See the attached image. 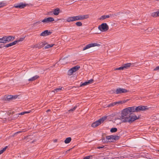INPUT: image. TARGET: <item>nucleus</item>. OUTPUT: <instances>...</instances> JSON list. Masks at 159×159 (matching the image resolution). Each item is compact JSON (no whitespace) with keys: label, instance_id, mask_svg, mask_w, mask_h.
<instances>
[{"label":"nucleus","instance_id":"nucleus-1","mask_svg":"<svg viewBox=\"0 0 159 159\" xmlns=\"http://www.w3.org/2000/svg\"><path fill=\"white\" fill-rule=\"evenodd\" d=\"M120 117L122 119V122L124 123H131L139 118L135 115H131L125 108L122 111Z\"/></svg>","mask_w":159,"mask_h":159},{"label":"nucleus","instance_id":"nucleus-2","mask_svg":"<svg viewBox=\"0 0 159 159\" xmlns=\"http://www.w3.org/2000/svg\"><path fill=\"white\" fill-rule=\"evenodd\" d=\"M89 17V15L88 14L79 15L76 16H70L68 17L66 21L68 22H73L77 20H80L86 19Z\"/></svg>","mask_w":159,"mask_h":159},{"label":"nucleus","instance_id":"nucleus-3","mask_svg":"<svg viewBox=\"0 0 159 159\" xmlns=\"http://www.w3.org/2000/svg\"><path fill=\"white\" fill-rule=\"evenodd\" d=\"M107 118V116H104L103 117L99 119L98 120H97L95 122L93 123L91 125V127L93 128H95L98 126L102 123H103Z\"/></svg>","mask_w":159,"mask_h":159},{"label":"nucleus","instance_id":"nucleus-4","mask_svg":"<svg viewBox=\"0 0 159 159\" xmlns=\"http://www.w3.org/2000/svg\"><path fill=\"white\" fill-rule=\"evenodd\" d=\"M98 28L102 32H106L109 29V26L106 23H103L99 25Z\"/></svg>","mask_w":159,"mask_h":159},{"label":"nucleus","instance_id":"nucleus-5","mask_svg":"<svg viewBox=\"0 0 159 159\" xmlns=\"http://www.w3.org/2000/svg\"><path fill=\"white\" fill-rule=\"evenodd\" d=\"M119 139V136L111 135L106 136L107 140L110 142H113L115 140H118Z\"/></svg>","mask_w":159,"mask_h":159},{"label":"nucleus","instance_id":"nucleus-6","mask_svg":"<svg viewBox=\"0 0 159 159\" xmlns=\"http://www.w3.org/2000/svg\"><path fill=\"white\" fill-rule=\"evenodd\" d=\"M80 68V66H75L69 70L68 72V74L69 75H71L73 73L77 71Z\"/></svg>","mask_w":159,"mask_h":159},{"label":"nucleus","instance_id":"nucleus-7","mask_svg":"<svg viewBox=\"0 0 159 159\" xmlns=\"http://www.w3.org/2000/svg\"><path fill=\"white\" fill-rule=\"evenodd\" d=\"M100 46V45L99 44H98L97 43H91L89 44L86 45V46H85L83 48V50L84 51L87 49H89L92 47H94L95 46Z\"/></svg>","mask_w":159,"mask_h":159},{"label":"nucleus","instance_id":"nucleus-8","mask_svg":"<svg viewBox=\"0 0 159 159\" xmlns=\"http://www.w3.org/2000/svg\"><path fill=\"white\" fill-rule=\"evenodd\" d=\"M149 108L147 106H139L136 107L137 112L140 111H145L146 110H148Z\"/></svg>","mask_w":159,"mask_h":159},{"label":"nucleus","instance_id":"nucleus-9","mask_svg":"<svg viewBox=\"0 0 159 159\" xmlns=\"http://www.w3.org/2000/svg\"><path fill=\"white\" fill-rule=\"evenodd\" d=\"M128 92H129V91L125 89L119 88L117 89H116V93L117 94H118L123 93H126Z\"/></svg>","mask_w":159,"mask_h":159},{"label":"nucleus","instance_id":"nucleus-10","mask_svg":"<svg viewBox=\"0 0 159 159\" xmlns=\"http://www.w3.org/2000/svg\"><path fill=\"white\" fill-rule=\"evenodd\" d=\"M125 109L131 115H132V112H134L135 111L137 112L136 107H129L125 108Z\"/></svg>","mask_w":159,"mask_h":159},{"label":"nucleus","instance_id":"nucleus-11","mask_svg":"<svg viewBox=\"0 0 159 159\" xmlns=\"http://www.w3.org/2000/svg\"><path fill=\"white\" fill-rule=\"evenodd\" d=\"M54 20V19L53 17H50L48 18H45L42 21V22L43 23H48L51 22Z\"/></svg>","mask_w":159,"mask_h":159},{"label":"nucleus","instance_id":"nucleus-12","mask_svg":"<svg viewBox=\"0 0 159 159\" xmlns=\"http://www.w3.org/2000/svg\"><path fill=\"white\" fill-rule=\"evenodd\" d=\"M122 120L121 117L120 118L116 117L114 120V123L117 125L120 124L121 123L123 122Z\"/></svg>","mask_w":159,"mask_h":159},{"label":"nucleus","instance_id":"nucleus-13","mask_svg":"<svg viewBox=\"0 0 159 159\" xmlns=\"http://www.w3.org/2000/svg\"><path fill=\"white\" fill-rule=\"evenodd\" d=\"M26 5L27 4H23V3H20L18 5H15L13 6V7H15L16 8L22 9L24 8L26 6Z\"/></svg>","mask_w":159,"mask_h":159},{"label":"nucleus","instance_id":"nucleus-14","mask_svg":"<svg viewBox=\"0 0 159 159\" xmlns=\"http://www.w3.org/2000/svg\"><path fill=\"white\" fill-rule=\"evenodd\" d=\"M93 79H91L90 80H89L88 81L85 82L84 83H81V84L80 85V87H81L83 86H84L87 85H88L89 84H92L93 83Z\"/></svg>","mask_w":159,"mask_h":159},{"label":"nucleus","instance_id":"nucleus-15","mask_svg":"<svg viewBox=\"0 0 159 159\" xmlns=\"http://www.w3.org/2000/svg\"><path fill=\"white\" fill-rule=\"evenodd\" d=\"M51 34V32L49 31L48 30H45L42 32L40 34V36H46L50 35Z\"/></svg>","mask_w":159,"mask_h":159},{"label":"nucleus","instance_id":"nucleus-16","mask_svg":"<svg viewBox=\"0 0 159 159\" xmlns=\"http://www.w3.org/2000/svg\"><path fill=\"white\" fill-rule=\"evenodd\" d=\"M38 48L40 49L43 47L47 44V43L45 41L39 42L37 44Z\"/></svg>","mask_w":159,"mask_h":159},{"label":"nucleus","instance_id":"nucleus-17","mask_svg":"<svg viewBox=\"0 0 159 159\" xmlns=\"http://www.w3.org/2000/svg\"><path fill=\"white\" fill-rule=\"evenodd\" d=\"M5 36L6 37V40L7 43L10 42L12 40H13L15 39L14 37L11 36Z\"/></svg>","mask_w":159,"mask_h":159},{"label":"nucleus","instance_id":"nucleus-18","mask_svg":"<svg viewBox=\"0 0 159 159\" xmlns=\"http://www.w3.org/2000/svg\"><path fill=\"white\" fill-rule=\"evenodd\" d=\"M60 9L57 8L53 10V14L55 16H57L59 14L60 12Z\"/></svg>","mask_w":159,"mask_h":159},{"label":"nucleus","instance_id":"nucleus-19","mask_svg":"<svg viewBox=\"0 0 159 159\" xmlns=\"http://www.w3.org/2000/svg\"><path fill=\"white\" fill-rule=\"evenodd\" d=\"M131 63H128L122 65L124 70L129 68L131 66Z\"/></svg>","mask_w":159,"mask_h":159},{"label":"nucleus","instance_id":"nucleus-20","mask_svg":"<svg viewBox=\"0 0 159 159\" xmlns=\"http://www.w3.org/2000/svg\"><path fill=\"white\" fill-rule=\"evenodd\" d=\"M111 16V15H103L101 16L100 18L98 19L101 20H103L107 18H109Z\"/></svg>","mask_w":159,"mask_h":159},{"label":"nucleus","instance_id":"nucleus-21","mask_svg":"<svg viewBox=\"0 0 159 159\" xmlns=\"http://www.w3.org/2000/svg\"><path fill=\"white\" fill-rule=\"evenodd\" d=\"M16 44V41H14L13 42L10 43L9 44H6L4 46V47L6 48H8L9 47L13 45H15Z\"/></svg>","mask_w":159,"mask_h":159},{"label":"nucleus","instance_id":"nucleus-22","mask_svg":"<svg viewBox=\"0 0 159 159\" xmlns=\"http://www.w3.org/2000/svg\"><path fill=\"white\" fill-rule=\"evenodd\" d=\"M39 78V76L38 75H36L31 78L29 79L28 80V81H32L38 79Z\"/></svg>","mask_w":159,"mask_h":159},{"label":"nucleus","instance_id":"nucleus-23","mask_svg":"<svg viewBox=\"0 0 159 159\" xmlns=\"http://www.w3.org/2000/svg\"><path fill=\"white\" fill-rule=\"evenodd\" d=\"M67 58V57H65L61 59L60 60V61H61V63L63 64H66L68 62V61L66 60Z\"/></svg>","mask_w":159,"mask_h":159},{"label":"nucleus","instance_id":"nucleus-24","mask_svg":"<svg viewBox=\"0 0 159 159\" xmlns=\"http://www.w3.org/2000/svg\"><path fill=\"white\" fill-rule=\"evenodd\" d=\"M0 43H7L6 40V37L5 36H3L2 38H0Z\"/></svg>","mask_w":159,"mask_h":159},{"label":"nucleus","instance_id":"nucleus-25","mask_svg":"<svg viewBox=\"0 0 159 159\" xmlns=\"http://www.w3.org/2000/svg\"><path fill=\"white\" fill-rule=\"evenodd\" d=\"M62 88H63L62 87H61L60 88L55 89L54 90L52 91V92L55 93L60 92L61 90H62Z\"/></svg>","mask_w":159,"mask_h":159},{"label":"nucleus","instance_id":"nucleus-26","mask_svg":"<svg viewBox=\"0 0 159 159\" xmlns=\"http://www.w3.org/2000/svg\"><path fill=\"white\" fill-rule=\"evenodd\" d=\"M71 140V139L70 137H68L66 138L64 142L66 143H68L70 142Z\"/></svg>","mask_w":159,"mask_h":159},{"label":"nucleus","instance_id":"nucleus-27","mask_svg":"<svg viewBox=\"0 0 159 159\" xmlns=\"http://www.w3.org/2000/svg\"><path fill=\"white\" fill-rule=\"evenodd\" d=\"M151 16L153 17H158L157 11L152 13H151Z\"/></svg>","mask_w":159,"mask_h":159},{"label":"nucleus","instance_id":"nucleus-28","mask_svg":"<svg viewBox=\"0 0 159 159\" xmlns=\"http://www.w3.org/2000/svg\"><path fill=\"white\" fill-rule=\"evenodd\" d=\"M46 44H47V45L45 46L44 47V48L45 49H47V48H51V47H53L54 45V44H47V43Z\"/></svg>","mask_w":159,"mask_h":159},{"label":"nucleus","instance_id":"nucleus-29","mask_svg":"<svg viewBox=\"0 0 159 159\" xmlns=\"http://www.w3.org/2000/svg\"><path fill=\"white\" fill-rule=\"evenodd\" d=\"M6 5V3L3 2H0V8L5 7Z\"/></svg>","mask_w":159,"mask_h":159},{"label":"nucleus","instance_id":"nucleus-30","mask_svg":"<svg viewBox=\"0 0 159 159\" xmlns=\"http://www.w3.org/2000/svg\"><path fill=\"white\" fill-rule=\"evenodd\" d=\"M75 24L78 26H81L82 25V23L80 21L77 22Z\"/></svg>","mask_w":159,"mask_h":159},{"label":"nucleus","instance_id":"nucleus-31","mask_svg":"<svg viewBox=\"0 0 159 159\" xmlns=\"http://www.w3.org/2000/svg\"><path fill=\"white\" fill-rule=\"evenodd\" d=\"M19 116V114L14 115L11 119V120H15Z\"/></svg>","mask_w":159,"mask_h":159},{"label":"nucleus","instance_id":"nucleus-32","mask_svg":"<svg viewBox=\"0 0 159 159\" xmlns=\"http://www.w3.org/2000/svg\"><path fill=\"white\" fill-rule=\"evenodd\" d=\"M6 99L7 101L12 100V95H8L6 97Z\"/></svg>","mask_w":159,"mask_h":159},{"label":"nucleus","instance_id":"nucleus-33","mask_svg":"<svg viewBox=\"0 0 159 159\" xmlns=\"http://www.w3.org/2000/svg\"><path fill=\"white\" fill-rule=\"evenodd\" d=\"M117 129L116 128H113L111 129V132H115L117 131Z\"/></svg>","mask_w":159,"mask_h":159},{"label":"nucleus","instance_id":"nucleus-34","mask_svg":"<svg viewBox=\"0 0 159 159\" xmlns=\"http://www.w3.org/2000/svg\"><path fill=\"white\" fill-rule=\"evenodd\" d=\"M115 105H116L115 103V102H114L109 104L108 105L107 107H113Z\"/></svg>","mask_w":159,"mask_h":159},{"label":"nucleus","instance_id":"nucleus-35","mask_svg":"<svg viewBox=\"0 0 159 159\" xmlns=\"http://www.w3.org/2000/svg\"><path fill=\"white\" fill-rule=\"evenodd\" d=\"M124 102H124L122 101H119V102H115L116 105L120 104H122V103H124Z\"/></svg>","mask_w":159,"mask_h":159},{"label":"nucleus","instance_id":"nucleus-36","mask_svg":"<svg viewBox=\"0 0 159 159\" xmlns=\"http://www.w3.org/2000/svg\"><path fill=\"white\" fill-rule=\"evenodd\" d=\"M25 38V37L20 38L19 40H16V41H16V43L17 42H20V41H23L24 40Z\"/></svg>","mask_w":159,"mask_h":159},{"label":"nucleus","instance_id":"nucleus-37","mask_svg":"<svg viewBox=\"0 0 159 159\" xmlns=\"http://www.w3.org/2000/svg\"><path fill=\"white\" fill-rule=\"evenodd\" d=\"M30 111H25V112H21V113H19V115H23L25 114L29 113H30Z\"/></svg>","mask_w":159,"mask_h":159},{"label":"nucleus","instance_id":"nucleus-38","mask_svg":"<svg viewBox=\"0 0 159 159\" xmlns=\"http://www.w3.org/2000/svg\"><path fill=\"white\" fill-rule=\"evenodd\" d=\"M124 70L123 67V66H122L121 67H120L119 68H115L114 69V70Z\"/></svg>","mask_w":159,"mask_h":159},{"label":"nucleus","instance_id":"nucleus-39","mask_svg":"<svg viewBox=\"0 0 159 159\" xmlns=\"http://www.w3.org/2000/svg\"><path fill=\"white\" fill-rule=\"evenodd\" d=\"M77 107V106H75L73 108H72V109H70V110H69V111H74L75 109Z\"/></svg>","mask_w":159,"mask_h":159},{"label":"nucleus","instance_id":"nucleus-40","mask_svg":"<svg viewBox=\"0 0 159 159\" xmlns=\"http://www.w3.org/2000/svg\"><path fill=\"white\" fill-rule=\"evenodd\" d=\"M41 22H42V21H37L34 23L33 25L35 26V25H38Z\"/></svg>","mask_w":159,"mask_h":159},{"label":"nucleus","instance_id":"nucleus-41","mask_svg":"<svg viewBox=\"0 0 159 159\" xmlns=\"http://www.w3.org/2000/svg\"><path fill=\"white\" fill-rule=\"evenodd\" d=\"M31 48H38L37 44H35L32 45L31 46Z\"/></svg>","mask_w":159,"mask_h":159},{"label":"nucleus","instance_id":"nucleus-42","mask_svg":"<svg viewBox=\"0 0 159 159\" xmlns=\"http://www.w3.org/2000/svg\"><path fill=\"white\" fill-rule=\"evenodd\" d=\"M17 97H18V96L17 95H14V96L12 95V100H13L15 99L16 98H17Z\"/></svg>","mask_w":159,"mask_h":159},{"label":"nucleus","instance_id":"nucleus-43","mask_svg":"<svg viewBox=\"0 0 159 159\" xmlns=\"http://www.w3.org/2000/svg\"><path fill=\"white\" fill-rule=\"evenodd\" d=\"M22 132L21 131H18L15 133L13 135V136H15V135H16V134H19V133H21Z\"/></svg>","mask_w":159,"mask_h":159},{"label":"nucleus","instance_id":"nucleus-44","mask_svg":"<svg viewBox=\"0 0 159 159\" xmlns=\"http://www.w3.org/2000/svg\"><path fill=\"white\" fill-rule=\"evenodd\" d=\"M102 141L103 142L105 143V142H107V139L106 140L105 139L104 137H103L102 138Z\"/></svg>","mask_w":159,"mask_h":159},{"label":"nucleus","instance_id":"nucleus-45","mask_svg":"<svg viewBox=\"0 0 159 159\" xmlns=\"http://www.w3.org/2000/svg\"><path fill=\"white\" fill-rule=\"evenodd\" d=\"M53 14V11H50L48 12V15L52 16Z\"/></svg>","mask_w":159,"mask_h":159},{"label":"nucleus","instance_id":"nucleus-46","mask_svg":"<svg viewBox=\"0 0 159 159\" xmlns=\"http://www.w3.org/2000/svg\"><path fill=\"white\" fill-rule=\"evenodd\" d=\"M92 157V156H88L84 157L83 159H90V157Z\"/></svg>","mask_w":159,"mask_h":159},{"label":"nucleus","instance_id":"nucleus-47","mask_svg":"<svg viewBox=\"0 0 159 159\" xmlns=\"http://www.w3.org/2000/svg\"><path fill=\"white\" fill-rule=\"evenodd\" d=\"M154 71L159 70V66H157L154 69Z\"/></svg>","mask_w":159,"mask_h":159},{"label":"nucleus","instance_id":"nucleus-48","mask_svg":"<svg viewBox=\"0 0 159 159\" xmlns=\"http://www.w3.org/2000/svg\"><path fill=\"white\" fill-rule=\"evenodd\" d=\"M147 30H149L150 31H152V29L151 27H149L148 28Z\"/></svg>","mask_w":159,"mask_h":159},{"label":"nucleus","instance_id":"nucleus-49","mask_svg":"<svg viewBox=\"0 0 159 159\" xmlns=\"http://www.w3.org/2000/svg\"><path fill=\"white\" fill-rule=\"evenodd\" d=\"M7 147L6 146V147H5L2 150L4 152V151H5L6 150V149L7 148Z\"/></svg>","mask_w":159,"mask_h":159},{"label":"nucleus","instance_id":"nucleus-50","mask_svg":"<svg viewBox=\"0 0 159 159\" xmlns=\"http://www.w3.org/2000/svg\"><path fill=\"white\" fill-rule=\"evenodd\" d=\"M104 147V146H102L101 147H97V148L98 149H99L101 148H103Z\"/></svg>","mask_w":159,"mask_h":159},{"label":"nucleus","instance_id":"nucleus-51","mask_svg":"<svg viewBox=\"0 0 159 159\" xmlns=\"http://www.w3.org/2000/svg\"><path fill=\"white\" fill-rule=\"evenodd\" d=\"M4 152V151L2 149L0 151V155L2 154L3 152Z\"/></svg>","mask_w":159,"mask_h":159},{"label":"nucleus","instance_id":"nucleus-52","mask_svg":"<svg viewBox=\"0 0 159 159\" xmlns=\"http://www.w3.org/2000/svg\"><path fill=\"white\" fill-rule=\"evenodd\" d=\"M4 152V151L2 149L0 151V155L2 154L3 152Z\"/></svg>","mask_w":159,"mask_h":159},{"label":"nucleus","instance_id":"nucleus-53","mask_svg":"<svg viewBox=\"0 0 159 159\" xmlns=\"http://www.w3.org/2000/svg\"><path fill=\"white\" fill-rule=\"evenodd\" d=\"M4 152V151L2 149L0 151V155L2 154L3 152Z\"/></svg>","mask_w":159,"mask_h":159},{"label":"nucleus","instance_id":"nucleus-54","mask_svg":"<svg viewBox=\"0 0 159 159\" xmlns=\"http://www.w3.org/2000/svg\"><path fill=\"white\" fill-rule=\"evenodd\" d=\"M8 113L9 115L12 114L11 112V111H8Z\"/></svg>","mask_w":159,"mask_h":159},{"label":"nucleus","instance_id":"nucleus-55","mask_svg":"<svg viewBox=\"0 0 159 159\" xmlns=\"http://www.w3.org/2000/svg\"><path fill=\"white\" fill-rule=\"evenodd\" d=\"M57 139H55L54 140H53V142H57Z\"/></svg>","mask_w":159,"mask_h":159},{"label":"nucleus","instance_id":"nucleus-56","mask_svg":"<svg viewBox=\"0 0 159 159\" xmlns=\"http://www.w3.org/2000/svg\"><path fill=\"white\" fill-rule=\"evenodd\" d=\"M50 111V109H48V110L46 111V112H49V111Z\"/></svg>","mask_w":159,"mask_h":159},{"label":"nucleus","instance_id":"nucleus-57","mask_svg":"<svg viewBox=\"0 0 159 159\" xmlns=\"http://www.w3.org/2000/svg\"><path fill=\"white\" fill-rule=\"evenodd\" d=\"M157 13H158V16H159V11H157Z\"/></svg>","mask_w":159,"mask_h":159},{"label":"nucleus","instance_id":"nucleus-58","mask_svg":"<svg viewBox=\"0 0 159 159\" xmlns=\"http://www.w3.org/2000/svg\"><path fill=\"white\" fill-rule=\"evenodd\" d=\"M14 111H13L12 112V114H13L14 113Z\"/></svg>","mask_w":159,"mask_h":159},{"label":"nucleus","instance_id":"nucleus-59","mask_svg":"<svg viewBox=\"0 0 159 159\" xmlns=\"http://www.w3.org/2000/svg\"><path fill=\"white\" fill-rule=\"evenodd\" d=\"M120 157V158H122V157L121 156V157Z\"/></svg>","mask_w":159,"mask_h":159},{"label":"nucleus","instance_id":"nucleus-60","mask_svg":"<svg viewBox=\"0 0 159 159\" xmlns=\"http://www.w3.org/2000/svg\"><path fill=\"white\" fill-rule=\"evenodd\" d=\"M103 159H105V158H104Z\"/></svg>","mask_w":159,"mask_h":159},{"label":"nucleus","instance_id":"nucleus-61","mask_svg":"<svg viewBox=\"0 0 159 159\" xmlns=\"http://www.w3.org/2000/svg\"><path fill=\"white\" fill-rule=\"evenodd\" d=\"M158 151H159H159L158 150Z\"/></svg>","mask_w":159,"mask_h":159}]
</instances>
